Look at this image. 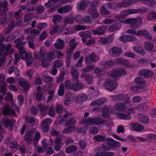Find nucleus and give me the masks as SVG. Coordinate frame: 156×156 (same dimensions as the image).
<instances>
[{
    "instance_id": "nucleus-30",
    "label": "nucleus",
    "mask_w": 156,
    "mask_h": 156,
    "mask_svg": "<svg viewBox=\"0 0 156 156\" xmlns=\"http://www.w3.org/2000/svg\"><path fill=\"white\" fill-rule=\"evenodd\" d=\"M33 135L30 133L27 132L25 136L24 140L28 143L30 144L32 143Z\"/></svg>"
},
{
    "instance_id": "nucleus-9",
    "label": "nucleus",
    "mask_w": 156,
    "mask_h": 156,
    "mask_svg": "<svg viewBox=\"0 0 156 156\" xmlns=\"http://www.w3.org/2000/svg\"><path fill=\"white\" fill-rule=\"evenodd\" d=\"M106 89L108 90L112 91L116 89L118 86L117 82L111 80H108L104 83Z\"/></svg>"
},
{
    "instance_id": "nucleus-26",
    "label": "nucleus",
    "mask_w": 156,
    "mask_h": 156,
    "mask_svg": "<svg viewBox=\"0 0 156 156\" xmlns=\"http://www.w3.org/2000/svg\"><path fill=\"white\" fill-rule=\"evenodd\" d=\"M15 42L18 44H16V46L19 50V52H21V51H25L26 48L24 47L25 44V42H21L20 40L19 41L18 40L15 41Z\"/></svg>"
},
{
    "instance_id": "nucleus-16",
    "label": "nucleus",
    "mask_w": 156,
    "mask_h": 156,
    "mask_svg": "<svg viewBox=\"0 0 156 156\" xmlns=\"http://www.w3.org/2000/svg\"><path fill=\"white\" fill-rule=\"evenodd\" d=\"M107 101V100L106 98H101L98 99H96L94 101L91 103L90 104V105L91 106H95L97 105L103 104Z\"/></svg>"
},
{
    "instance_id": "nucleus-60",
    "label": "nucleus",
    "mask_w": 156,
    "mask_h": 156,
    "mask_svg": "<svg viewBox=\"0 0 156 156\" xmlns=\"http://www.w3.org/2000/svg\"><path fill=\"white\" fill-rule=\"evenodd\" d=\"M33 15H31L30 14H27L24 17V22L26 23V24H28L29 21L31 20V18L33 17Z\"/></svg>"
},
{
    "instance_id": "nucleus-29",
    "label": "nucleus",
    "mask_w": 156,
    "mask_h": 156,
    "mask_svg": "<svg viewBox=\"0 0 156 156\" xmlns=\"http://www.w3.org/2000/svg\"><path fill=\"white\" fill-rule=\"evenodd\" d=\"M130 125L134 130L137 131H141L144 129V128L143 126L137 123H132Z\"/></svg>"
},
{
    "instance_id": "nucleus-36",
    "label": "nucleus",
    "mask_w": 156,
    "mask_h": 156,
    "mask_svg": "<svg viewBox=\"0 0 156 156\" xmlns=\"http://www.w3.org/2000/svg\"><path fill=\"white\" fill-rule=\"evenodd\" d=\"M139 33L140 34V35H139L138 36L142 35L145 37L146 38L150 40L152 38L150 34L147 31H142L141 30H139Z\"/></svg>"
},
{
    "instance_id": "nucleus-5",
    "label": "nucleus",
    "mask_w": 156,
    "mask_h": 156,
    "mask_svg": "<svg viewBox=\"0 0 156 156\" xmlns=\"http://www.w3.org/2000/svg\"><path fill=\"white\" fill-rule=\"evenodd\" d=\"M73 82V84H72L70 80H66L64 82L66 88L67 89H72L74 91H76L82 89L85 86L84 85L80 83L79 81Z\"/></svg>"
},
{
    "instance_id": "nucleus-50",
    "label": "nucleus",
    "mask_w": 156,
    "mask_h": 156,
    "mask_svg": "<svg viewBox=\"0 0 156 156\" xmlns=\"http://www.w3.org/2000/svg\"><path fill=\"white\" fill-rule=\"evenodd\" d=\"M14 72L15 74L17 76H18L20 74V71L17 67H15L14 66H12L10 67V74Z\"/></svg>"
},
{
    "instance_id": "nucleus-38",
    "label": "nucleus",
    "mask_w": 156,
    "mask_h": 156,
    "mask_svg": "<svg viewBox=\"0 0 156 156\" xmlns=\"http://www.w3.org/2000/svg\"><path fill=\"white\" fill-rule=\"evenodd\" d=\"M41 138V135L38 132H36L34 134V142L33 143L34 145L36 147L37 146V144L39 140Z\"/></svg>"
},
{
    "instance_id": "nucleus-22",
    "label": "nucleus",
    "mask_w": 156,
    "mask_h": 156,
    "mask_svg": "<svg viewBox=\"0 0 156 156\" xmlns=\"http://www.w3.org/2000/svg\"><path fill=\"white\" fill-rule=\"evenodd\" d=\"M54 45L57 49L61 50L62 49L65 47L64 41L60 39H58L56 42L54 44Z\"/></svg>"
},
{
    "instance_id": "nucleus-20",
    "label": "nucleus",
    "mask_w": 156,
    "mask_h": 156,
    "mask_svg": "<svg viewBox=\"0 0 156 156\" xmlns=\"http://www.w3.org/2000/svg\"><path fill=\"white\" fill-rule=\"evenodd\" d=\"M89 13L91 16L94 18L97 19L99 16V14L97 11L96 9L94 7H91L89 9Z\"/></svg>"
},
{
    "instance_id": "nucleus-4",
    "label": "nucleus",
    "mask_w": 156,
    "mask_h": 156,
    "mask_svg": "<svg viewBox=\"0 0 156 156\" xmlns=\"http://www.w3.org/2000/svg\"><path fill=\"white\" fill-rule=\"evenodd\" d=\"M124 24H129L133 28L138 29L142 24V21L140 17L127 19L121 22Z\"/></svg>"
},
{
    "instance_id": "nucleus-33",
    "label": "nucleus",
    "mask_w": 156,
    "mask_h": 156,
    "mask_svg": "<svg viewBox=\"0 0 156 156\" xmlns=\"http://www.w3.org/2000/svg\"><path fill=\"white\" fill-rule=\"evenodd\" d=\"M121 27L120 23H116L112 25L109 28V30L111 32H114L119 30Z\"/></svg>"
},
{
    "instance_id": "nucleus-58",
    "label": "nucleus",
    "mask_w": 156,
    "mask_h": 156,
    "mask_svg": "<svg viewBox=\"0 0 156 156\" xmlns=\"http://www.w3.org/2000/svg\"><path fill=\"white\" fill-rule=\"evenodd\" d=\"M102 64L105 68H108L109 66H113L114 63L112 61H109L106 62H102Z\"/></svg>"
},
{
    "instance_id": "nucleus-44",
    "label": "nucleus",
    "mask_w": 156,
    "mask_h": 156,
    "mask_svg": "<svg viewBox=\"0 0 156 156\" xmlns=\"http://www.w3.org/2000/svg\"><path fill=\"white\" fill-rule=\"evenodd\" d=\"M134 2L132 3H129L128 1H123L120 3H119L118 4V6L119 7H127L129 6L130 5L131 3H133Z\"/></svg>"
},
{
    "instance_id": "nucleus-41",
    "label": "nucleus",
    "mask_w": 156,
    "mask_h": 156,
    "mask_svg": "<svg viewBox=\"0 0 156 156\" xmlns=\"http://www.w3.org/2000/svg\"><path fill=\"white\" fill-rule=\"evenodd\" d=\"M83 123L85 125H94L93 118H90L83 121Z\"/></svg>"
},
{
    "instance_id": "nucleus-27",
    "label": "nucleus",
    "mask_w": 156,
    "mask_h": 156,
    "mask_svg": "<svg viewBox=\"0 0 156 156\" xmlns=\"http://www.w3.org/2000/svg\"><path fill=\"white\" fill-rule=\"evenodd\" d=\"M61 140L59 139H56L55 141V144L54 149L56 151H59L60 150L61 147L63 146V144L61 141Z\"/></svg>"
},
{
    "instance_id": "nucleus-35",
    "label": "nucleus",
    "mask_w": 156,
    "mask_h": 156,
    "mask_svg": "<svg viewBox=\"0 0 156 156\" xmlns=\"http://www.w3.org/2000/svg\"><path fill=\"white\" fill-rule=\"evenodd\" d=\"M2 110L3 114L5 115H10V106L9 105L6 104L3 106Z\"/></svg>"
},
{
    "instance_id": "nucleus-14",
    "label": "nucleus",
    "mask_w": 156,
    "mask_h": 156,
    "mask_svg": "<svg viewBox=\"0 0 156 156\" xmlns=\"http://www.w3.org/2000/svg\"><path fill=\"white\" fill-rule=\"evenodd\" d=\"M153 72L149 69H144L139 72V75L140 76H144L146 78L149 77L153 75Z\"/></svg>"
},
{
    "instance_id": "nucleus-7",
    "label": "nucleus",
    "mask_w": 156,
    "mask_h": 156,
    "mask_svg": "<svg viewBox=\"0 0 156 156\" xmlns=\"http://www.w3.org/2000/svg\"><path fill=\"white\" fill-rule=\"evenodd\" d=\"M74 20V18L72 16L65 18L64 19V25H62L60 27L59 30L62 31L64 30L68 31L67 32L64 33L66 34H69L71 32L69 31V29L68 27H67V25L73 24Z\"/></svg>"
},
{
    "instance_id": "nucleus-3",
    "label": "nucleus",
    "mask_w": 156,
    "mask_h": 156,
    "mask_svg": "<svg viewBox=\"0 0 156 156\" xmlns=\"http://www.w3.org/2000/svg\"><path fill=\"white\" fill-rule=\"evenodd\" d=\"M140 106V105H139L134 108H129L126 112L127 114L123 113L117 112L115 114V116L120 119L126 120H130L132 119L131 117L130 116V114L136 113V109L140 110L141 109L139 108V106Z\"/></svg>"
},
{
    "instance_id": "nucleus-6",
    "label": "nucleus",
    "mask_w": 156,
    "mask_h": 156,
    "mask_svg": "<svg viewBox=\"0 0 156 156\" xmlns=\"http://www.w3.org/2000/svg\"><path fill=\"white\" fill-rule=\"evenodd\" d=\"M126 73V70L124 68H119L108 72V74L109 77H112L115 80H118L120 76H124Z\"/></svg>"
},
{
    "instance_id": "nucleus-15",
    "label": "nucleus",
    "mask_w": 156,
    "mask_h": 156,
    "mask_svg": "<svg viewBox=\"0 0 156 156\" xmlns=\"http://www.w3.org/2000/svg\"><path fill=\"white\" fill-rule=\"evenodd\" d=\"M114 35H112L106 38L101 37L100 38V41L104 44H107L111 42L114 40Z\"/></svg>"
},
{
    "instance_id": "nucleus-25",
    "label": "nucleus",
    "mask_w": 156,
    "mask_h": 156,
    "mask_svg": "<svg viewBox=\"0 0 156 156\" xmlns=\"http://www.w3.org/2000/svg\"><path fill=\"white\" fill-rule=\"evenodd\" d=\"M72 9V7L70 6L66 5L63 7L59 8L57 10V12L61 13H67Z\"/></svg>"
},
{
    "instance_id": "nucleus-34",
    "label": "nucleus",
    "mask_w": 156,
    "mask_h": 156,
    "mask_svg": "<svg viewBox=\"0 0 156 156\" xmlns=\"http://www.w3.org/2000/svg\"><path fill=\"white\" fill-rule=\"evenodd\" d=\"M146 5L151 7H153L156 5V2L154 0H140Z\"/></svg>"
},
{
    "instance_id": "nucleus-39",
    "label": "nucleus",
    "mask_w": 156,
    "mask_h": 156,
    "mask_svg": "<svg viewBox=\"0 0 156 156\" xmlns=\"http://www.w3.org/2000/svg\"><path fill=\"white\" fill-rule=\"evenodd\" d=\"M65 71H61L60 73V75L56 80V82L58 83H59L63 82L64 80V76L66 75Z\"/></svg>"
},
{
    "instance_id": "nucleus-42",
    "label": "nucleus",
    "mask_w": 156,
    "mask_h": 156,
    "mask_svg": "<svg viewBox=\"0 0 156 156\" xmlns=\"http://www.w3.org/2000/svg\"><path fill=\"white\" fill-rule=\"evenodd\" d=\"M38 106L39 108L41 113L43 115L45 114L48 110V106L45 107L42 104H39Z\"/></svg>"
},
{
    "instance_id": "nucleus-55",
    "label": "nucleus",
    "mask_w": 156,
    "mask_h": 156,
    "mask_svg": "<svg viewBox=\"0 0 156 156\" xmlns=\"http://www.w3.org/2000/svg\"><path fill=\"white\" fill-rule=\"evenodd\" d=\"M102 115L103 117L105 118H107L109 117L108 110L107 108H105L103 109L102 112Z\"/></svg>"
},
{
    "instance_id": "nucleus-11",
    "label": "nucleus",
    "mask_w": 156,
    "mask_h": 156,
    "mask_svg": "<svg viewBox=\"0 0 156 156\" xmlns=\"http://www.w3.org/2000/svg\"><path fill=\"white\" fill-rule=\"evenodd\" d=\"M5 78V76L4 75L0 74V93L2 92L4 95L5 94V92L7 90L6 83L3 81Z\"/></svg>"
},
{
    "instance_id": "nucleus-10",
    "label": "nucleus",
    "mask_w": 156,
    "mask_h": 156,
    "mask_svg": "<svg viewBox=\"0 0 156 156\" xmlns=\"http://www.w3.org/2000/svg\"><path fill=\"white\" fill-rule=\"evenodd\" d=\"M75 41V39L72 38L69 41V45L67 48L66 53L68 55H72L73 50L76 46L77 44Z\"/></svg>"
},
{
    "instance_id": "nucleus-28",
    "label": "nucleus",
    "mask_w": 156,
    "mask_h": 156,
    "mask_svg": "<svg viewBox=\"0 0 156 156\" xmlns=\"http://www.w3.org/2000/svg\"><path fill=\"white\" fill-rule=\"evenodd\" d=\"M26 39L28 41V44L29 47L33 49H34L36 46L33 42L34 40L33 38L30 35H29L26 37Z\"/></svg>"
},
{
    "instance_id": "nucleus-52",
    "label": "nucleus",
    "mask_w": 156,
    "mask_h": 156,
    "mask_svg": "<svg viewBox=\"0 0 156 156\" xmlns=\"http://www.w3.org/2000/svg\"><path fill=\"white\" fill-rule=\"evenodd\" d=\"M62 17L60 15H55L53 17V21L55 24L59 22L62 19Z\"/></svg>"
},
{
    "instance_id": "nucleus-54",
    "label": "nucleus",
    "mask_w": 156,
    "mask_h": 156,
    "mask_svg": "<svg viewBox=\"0 0 156 156\" xmlns=\"http://www.w3.org/2000/svg\"><path fill=\"white\" fill-rule=\"evenodd\" d=\"M155 11H152L150 12L147 16V18L148 20H152L156 19Z\"/></svg>"
},
{
    "instance_id": "nucleus-2",
    "label": "nucleus",
    "mask_w": 156,
    "mask_h": 156,
    "mask_svg": "<svg viewBox=\"0 0 156 156\" xmlns=\"http://www.w3.org/2000/svg\"><path fill=\"white\" fill-rule=\"evenodd\" d=\"M147 11L146 8L142 7L141 9H127L123 10L121 14L116 16L117 20L120 21L121 20L124 18L126 16L129 15L130 14L138 13L139 12H145Z\"/></svg>"
},
{
    "instance_id": "nucleus-12",
    "label": "nucleus",
    "mask_w": 156,
    "mask_h": 156,
    "mask_svg": "<svg viewBox=\"0 0 156 156\" xmlns=\"http://www.w3.org/2000/svg\"><path fill=\"white\" fill-rule=\"evenodd\" d=\"M122 50L121 48L114 47L112 48L109 52V54L112 56L116 57H118L122 53Z\"/></svg>"
},
{
    "instance_id": "nucleus-49",
    "label": "nucleus",
    "mask_w": 156,
    "mask_h": 156,
    "mask_svg": "<svg viewBox=\"0 0 156 156\" xmlns=\"http://www.w3.org/2000/svg\"><path fill=\"white\" fill-rule=\"evenodd\" d=\"M76 129L74 126H71L67 129H65L63 130V133L66 134H69L72 133Z\"/></svg>"
},
{
    "instance_id": "nucleus-45",
    "label": "nucleus",
    "mask_w": 156,
    "mask_h": 156,
    "mask_svg": "<svg viewBox=\"0 0 156 156\" xmlns=\"http://www.w3.org/2000/svg\"><path fill=\"white\" fill-rule=\"evenodd\" d=\"M79 35L81 37H90L91 36V34L89 31H81L79 33Z\"/></svg>"
},
{
    "instance_id": "nucleus-23",
    "label": "nucleus",
    "mask_w": 156,
    "mask_h": 156,
    "mask_svg": "<svg viewBox=\"0 0 156 156\" xmlns=\"http://www.w3.org/2000/svg\"><path fill=\"white\" fill-rule=\"evenodd\" d=\"M87 99V95L84 94H79L76 98V101L79 103H82L86 101Z\"/></svg>"
},
{
    "instance_id": "nucleus-64",
    "label": "nucleus",
    "mask_w": 156,
    "mask_h": 156,
    "mask_svg": "<svg viewBox=\"0 0 156 156\" xmlns=\"http://www.w3.org/2000/svg\"><path fill=\"white\" fill-rule=\"evenodd\" d=\"M44 81L45 83L51 82L53 80V78L51 76H44L43 78Z\"/></svg>"
},
{
    "instance_id": "nucleus-18",
    "label": "nucleus",
    "mask_w": 156,
    "mask_h": 156,
    "mask_svg": "<svg viewBox=\"0 0 156 156\" xmlns=\"http://www.w3.org/2000/svg\"><path fill=\"white\" fill-rule=\"evenodd\" d=\"M71 73L73 78V82H76L78 80V76L79 73L77 70L76 69L73 67L71 69Z\"/></svg>"
},
{
    "instance_id": "nucleus-59",
    "label": "nucleus",
    "mask_w": 156,
    "mask_h": 156,
    "mask_svg": "<svg viewBox=\"0 0 156 156\" xmlns=\"http://www.w3.org/2000/svg\"><path fill=\"white\" fill-rule=\"evenodd\" d=\"M117 20V19L114 20L112 18H105L103 20V23L105 24H109Z\"/></svg>"
},
{
    "instance_id": "nucleus-61",
    "label": "nucleus",
    "mask_w": 156,
    "mask_h": 156,
    "mask_svg": "<svg viewBox=\"0 0 156 156\" xmlns=\"http://www.w3.org/2000/svg\"><path fill=\"white\" fill-rule=\"evenodd\" d=\"M76 150V147L74 145L70 146L68 147L66 149V152L67 153H70L75 151Z\"/></svg>"
},
{
    "instance_id": "nucleus-48",
    "label": "nucleus",
    "mask_w": 156,
    "mask_h": 156,
    "mask_svg": "<svg viewBox=\"0 0 156 156\" xmlns=\"http://www.w3.org/2000/svg\"><path fill=\"white\" fill-rule=\"evenodd\" d=\"M148 117L144 115H141L140 118V120L142 123H147L148 122Z\"/></svg>"
},
{
    "instance_id": "nucleus-56",
    "label": "nucleus",
    "mask_w": 156,
    "mask_h": 156,
    "mask_svg": "<svg viewBox=\"0 0 156 156\" xmlns=\"http://www.w3.org/2000/svg\"><path fill=\"white\" fill-rule=\"evenodd\" d=\"M126 33L127 34H131L132 35H135L138 36L140 35L139 31H136L132 29H129L126 31Z\"/></svg>"
},
{
    "instance_id": "nucleus-63",
    "label": "nucleus",
    "mask_w": 156,
    "mask_h": 156,
    "mask_svg": "<svg viewBox=\"0 0 156 156\" xmlns=\"http://www.w3.org/2000/svg\"><path fill=\"white\" fill-rule=\"evenodd\" d=\"M76 21L80 24L84 23V17H82L80 15L76 16L75 18Z\"/></svg>"
},
{
    "instance_id": "nucleus-57",
    "label": "nucleus",
    "mask_w": 156,
    "mask_h": 156,
    "mask_svg": "<svg viewBox=\"0 0 156 156\" xmlns=\"http://www.w3.org/2000/svg\"><path fill=\"white\" fill-rule=\"evenodd\" d=\"M26 59V64L28 66H29L33 62V59L32 55L30 54H28V57Z\"/></svg>"
},
{
    "instance_id": "nucleus-8",
    "label": "nucleus",
    "mask_w": 156,
    "mask_h": 156,
    "mask_svg": "<svg viewBox=\"0 0 156 156\" xmlns=\"http://www.w3.org/2000/svg\"><path fill=\"white\" fill-rule=\"evenodd\" d=\"M130 101V98H126V100L124 101V103H119L115 104L114 107V110L119 112L124 111L127 108V107L125 105L129 103Z\"/></svg>"
},
{
    "instance_id": "nucleus-46",
    "label": "nucleus",
    "mask_w": 156,
    "mask_h": 156,
    "mask_svg": "<svg viewBox=\"0 0 156 156\" xmlns=\"http://www.w3.org/2000/svg\"><path fill=\"white\" fill-rule=\"evenodd\" d=\"M93 118L94 119V125L103 123L105 122V121L101 118L96 117Z\"/></svg>"
},
{
    "instance_id": "nucleus-19",
    "label": "nucleus",
    "mask_w": 156,
    "mask_h": 156,
    "mask_svg": "<svg viewBox=\"0 0 156 156\" xmlns=\"http://www.w3.org/2000/svg\"><path fill=\"white\" fill-rule=\"evenodd\" d=\"M90 3L89 0H83L78 5V8L80 10L85 9L87 8Z\"/></svg>"
},
{
    "instance_id": "nucleus-24",
    "label": "nucleus",
    "mask_w": 156,
    "mask_h": 156,
    "mask_svg": "<svg viewBox=\"0 0 156 156\" xmlns=\"http://www.w3.org/2000/svg\"><path fill=\"white\" fill-rule=\"evenodd\" d=\"M19 83L20 86L22 87L24 90H27L30 85V84L24 79L20 80Z\"/></svg>"
},
{
    "instance_id": "nucleus-31",
    "label": "nucleus",
    "mask_w": 156,
    "mask_h": 156,
    "mask_svg": "<svg viewBox=\"0 0 156 156\" xmlns=\"http://www.w3.org/2000/svg\"><path fill=\"white\" fill-rule=\"evenodd\" d=\"M133 50L135 52L144 56L146 54L143 48L141 47L136 46L133 48Z\"/></svg>"
},
{
    "instance_id": "nucleus-40",
    "label": "nucleus",
    "mask_w": 156,
    "mask_h": 156,
    "mask_svg": "<svg viewBox=\"0 0 156 156\" xmlns=\"http://www.w3.org/2000/svg\"><path fill=\"white\" fill-rule=\"evenodd\" d=\"M64 86L63 83H61L58 90V94L59 96H62L64 94Z\"/></svg>"
},
{
    "instance_id": "nucleus-13",
    "label": "nucleus",
    "mask_w": 156,
    "mask_h": 156,
    "mask_svg": "<svg viewBox=\"0 0 156 156\" xmlns=\"http://www.w3.org/2000/svg\"><path fill=\"white\" fill-rule=\"evenodd\" d=\"M110 149L109 147H97L95 150L96 156H105V151H108Z\"/></svg>"
},
{
    "instance_id": "nucleus-53",
    "label": "nucleus",
    "mask_w": 156,
    "mask_h": 156,
    "mask_svg": "<svg viewBox=\"0 0 156 156\" xmlns=\"http://www.w3.org/2000/svg\"><path fill=\"white\" fill-rule=\"evenodd\" d=\"M56 111L57 113L61 114L63 111V108L62 106L59 104H57L55 105Z\"/></svg>"
},
{
    "instance_id": "nucleus-21",
    "label": "nucleus",
    "mask_w": 156,
    "mask_h": 156,
    "mask_svg": "<svg viewBox=\"0 0 156 156\" xmlns=\"http://www.w3.org/2000/svg\"><path fill=\"white\" fill-rule=\"evenodd\" d=\"M89 13L91 16L94 18L97 19L99 16V14L97 11L96 9L94 7H91L89 9Z\"/></svg>"
},
{
    "instance_id": "nucleus-47",
    "label": "nucleus",
    "mask_w": 156,
    "mask_h": 156,
    "mask_svg": "<svg viewBox=\"0 0 156 156\" xmlns=\"http://www.w3.org/2000/svg\"><path fill=\"white\" fill-rule=\"evenodd\" d=\"M154 45L149 42H146L144 45V49L148 51H151L154 48Z\"/></svg>"
},
{
    "instance_id": "nucleus-62",
    "label": "nucleus",
    "mask_w": 156,
    "mask_h": 156,
    "mask_svg": "<svg viewBox=\"0 0 156 156\" xmlns=\"http://www.w3.org/2000/svg\"><path fill=\"white\" fill-rule=\"evenodd\" d=\"M2 123L4 126L7 127L10 125V120L7 118H3L2 120Z\"/></svg>"
},
{
    "instance_id": "nucleus-17",
    "label": "nucleus",
    "mask_w": 156,
    "mask_h": 156,
    "mask_svg": "<svg viewBox=\"0 0 156 156\" xmlns=\"http://www.w3.org/2000/svg\"><path fill=\"white\" fill-rule=\"evenodd\" d=\"M98 57L94 53H92L90 57L86 56L85 57V61L86 63H88L90 61L93 62H96L98 60Z\"/></svg>"
},
{
    "instance_id": "nucleus-37",
    "label": "nucleus",
    "mask_w": 156,
    "mask_h": 156,
    "mask_svg": "<svg viewBox=\"0 0 156 156\" xmlns=\"http://www.w3.org/2000/svg\"><path fill=\"white\" fill-rule=\"evenodd\" d=\"M105 29L103 27L98 28L93 31V34H102L105 33Z\"/></svg>"
},
{
    "instance_id": "nucleus-1",
    "label": "nucleus",
    "mask_w": 156,
    "mask_h": 156,
    "mask_svg": "<svg viewBox=\"0 0 156 156\" xmlns=\"http://www.w3.org/2000/svg\"><path fill=\"white\" fill-rule=\"evenodd\" d=\"M18 104L17 105L15 102V100L12 97L10 94V116H15V113L19 112V108L23 103V97L21 95L18 96Z\"/></svg>"
},
{
    "instance_id": "nucleus-43",
    "label": "nucleus",
    "mask_w": 156,
    "mask_h": 156,
    "mask_svg": "<svg viewBox=\"0 0 156 156\" xmlns=\"http://www.w3.org/2000/svg\"><path fill=\"white\" fill-rule=\"evenodd\" d=\"M5 11L1 12L0 13V15H3L1 19V23L3 24H5V22H6L7 21V14L5 13Z\"/></svg>"
},
{
    "instance_id": "nucleus-32",
    "label": "nucleus",
    "mask_w": 156,
    "mask_h": 156,
    "mask_svg": "<svg viewBox=\"0 0 156 156\" xmlns=\"http://www.w3.org/2000/svg\"><path fill=\"white\" fill-rule=\"evenodd\" d=\"M81 77L82 78L84 77L88 84H91L93 83V79L91 76L89 75H87L83 73L81 74Z\"/></svg>"
},
{
    "instance_id": "nucleus-51",
    "label": "nucleus",
    "mask_w": 156,
    "mask_h": 156,
    "mask_svg": "<svg viewBox=\"0 0 156 156\" xmlns=\"http://www.w3.org/2000/svg\"><path fill=\"white\" fill-rule=\"evenodd\" d=\"M135 82L137 85H142L144 84L145 81L142 78H137L135 79Z\"/></svg>"
}]
</instances>
